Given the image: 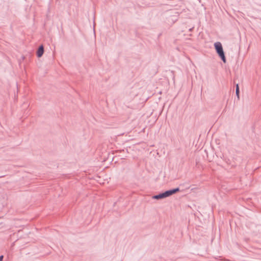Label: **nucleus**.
Returning a JSON list of instances; mask_svg holds the SVG:
<instances>
[{"label": "nucleus", "mask_w": 261, "mask_h": 261, "mask_svg": "<svg viewBox=\"0 0 261 261\" xmlns=\"http://www.w3.org/2000/svg\"><path fill=\"white\" fill-rule=\"evenodd\" d=\"M215 48L217 53L224 63L226 62V58L223 51V47L220 42H217L214 43Z\"/></svg>", "instance_id": "obj_1"}, {"label": "nucleus", "mask_w": 261, "mask_h": 261, "mask_svg": "<svg viewBox=\"0 0 261 261\" xmlns=\"http://www.w3.org/2000/svg\"><path fill=\"white\" fill-rule=\"evenodd\" d=\"M178 191H179V188H176L175 189L167 190L165 192H164V194H165L166 197H169V196L176 193V192H177Z\"/></svg>", "instance_id": "obj_2"}, {"label": "nucleus", "mask_w": 261, "mask_h": 261, "mask_svg": "<svg viewBox=\"0 0 261 261\" xmlns=\"http://www.w3.org/2000/svg\"><path fill=\"white\" fill-rule=\"evenodd\" d=\"M44 53V47L43 45L39 46L37 51V56L38 58L41 57Z\"/></svg>", "instance_id": "obj_3"}, {"label": "nucleus", "mask_w": 261, "mask_h": 261, "mask_svg": "<svg viewBox=\"0 0 261 261\" xmlns=\"http://www.w3.org/2000/svg\"><path fill=\"white\" fill-rule=\"evenodd\" d=\"M165 198H166V196L164 192L152 196V198L154 199H161Z\"/></svg>", "instance_id": "obj_4"}, {"label": "nucleus", "mask_w": 261, "mask_h": 261, "mask_svg": "<svg viewBox=\"0 0 261 261\" xmlns=\"http://www.w3.org/2000/svg\"><path fill=\"white\" fill-rule=\"evenodd\" d=\"M239 93H240L239 87V85L237 84L236 85V95L238 97V99H239Z\"/></svg>", "instance_id": "obj_5"}, {"label": "nucleus", "mask_w": 261, "mask_h": 261, "mask_svg": "<svg viewBox=\"0 0 261 261\" xmlns=\"http://www.w3.org/2000/svg\"><path fill=\"white\" fill-rule=\"evenodd\" d=\"M3 258H4V256L2 255H1L0 256V261H3Z\"/></svg>", "instance_id": "obj_6"}, {"label": "nucleus", "mask_w": 261, "mask_h": 261, "mask_svg": "<svg viewBox=\"0 0 261 261\" xmlns=\"http://www.w3.org/2000/svg\"><path fill=\"white\" fill-rule=\"evenodd\" d=\"M192 30H193V28H191L189 30H190V31H192Z\"/></svg>", "instance_id": "obj_7"}]
</instances>
